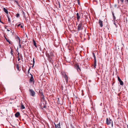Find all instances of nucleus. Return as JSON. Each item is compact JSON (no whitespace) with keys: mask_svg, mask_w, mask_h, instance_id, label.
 <instances>
[{"mask_svg":"<svg viewBox=\"0 0 128 128\" xmlns=\"http://www.w3.org/2000/svg\"><path fill=\"white\" fill-rule=\"evenodd\" d=\"M112 123V120L110 118H107L106 119V124L107 125H109L111 124Z\"/></svg>","mask_w":128,"mask_h":128,"instance_id":"1","label":"nucleus"},{"mask_svg":"<svg viewBox=\"0 0 128 128\" xmlns=\"http://www.w3.org/2000/svg\"><path fill=\"white\" fill-rule=\"evenodd\" d=\"M82 25V22H80V23L79 24L78 26V31L82 30L83 29Z\"/></svg>","mask_w":128,"mask_h":128,"instance_id":"2","label":"nucleus"},{"mask_svg":"<svg viewBox=\"0 0 128 128\" xmlns=\"http://www.w3.org/2000/svg\"><path fill=\"white\" fill-rule=\"evenodd\" d=\"M93 56L94 58V68H96V56L94 53H93Z\"/></svg>","mask_w":128,"mask_h":128,"instance_id":"3","label":"nucleus"},{"mask_svg":"<svg viewBox=\"0 0 128 128\" xmlns=\"http://www.w3.org/2000/svg\"><path fill=\"white\" fill-rule=\"evenodd\" d=\"M29 90L30 92V95L32 96H34L35 94V92L32 89H29Z\"/></svg>","mask_w":128,"mask_h":128,"instance_id":"4","label":"nucleus"},{"mask_svg":"<svg viewBox=\"0 0 128 128\" xmlns=\"http://www.w3.org/2000/svg\"><path fill=\"white\" fill-rule=\"evenodd\" d=\"M30 74L31 75V77L30 80V82H33V83L34 84V78H33V76L31 74Z\"/></svg>","mask_w":128,"mask_h":128,"instance_id":"5","label":"nucleus"},{"mask_svg":"<svg viewBox=\"0 0 128 128\" xmlns=\"http://www.w3.org/2000/svg\"><path fill=\"white\" fill-rule=\"evenodd\" d=\"M118 81L120 82V85L122 86L124 84L123 82L121 80L119 76H118Z\"/></svg>","mask_w":128,"mask_h":128,"instance_id":"6","label":"nucleus"},{"mask_svg":"<svg viewBox=\"0 0 128 128\" xmlns=\"http://www.w3.org/2000/svg\"><path fill=\"white\" fill-rule=\"evenodd\" d=\"M63 76L64 77L65 79V80H66V83H67L68 82V77L66 74H65Z\"/></svg>","mask_w":128,"mask_h":128,"instance_id":"7","label":"nucleus"},{"mask_svg":"<svg viewBox=\"0 0 128 128\" xmlns=\"http://www.w3.org/2000/svg\"><path fill=\"white\" fill-rule=\"evenodd\" d=\"M103 22L100 20H99L98 21V23L101 27L103 26Z\"/></svg>","mask_w":128,"mask_h":128,"instance_id":"8","label":"nucleus"},{"mask_svg":"<svg viewBox=\"0 0 128 128\" xmlns=\"http://www.w3.org/2000/svg\"><path fill=\"white\" fill-rule=\"evenodd\" d=\"M80 14H79L78 13H77L76 14V15L77 16V18L78 21H79V19L80 18Z\"/></svg>","mask_w":128,"mask_h":128,"instance_id":"9","label":"nucleus"},{"mask_svg":"<svg viewBox=\"0 0 128 128\" xmlns=\"http://www.w3.org/2000/svg\"><path fill=\"white\" fill-rule=\"evenodd\" d=\"M54 124L55 125V128H61L60 123L57 125H56L55 124Z\"/></svg>","mask_w":128,"mask_h":128,"instance_id":"10","label":"nucleus"},{"mask_svg":"<svg viewBox=\"0 0 128 128\" xmlns=\"http://www.w3.org/2000/svg\"><path fill=\"white\" fill-rule=\"evenodd\" d=\"M20 114L19 112H16L15 114V116L16 117H18L20 115Z\"/></svg>","mask_w":128,"mask_h":128,"instance_id":"11","label":"nucleus"},{"mask_svg":"<svg viewBox=\"0 0 128 128\" xmlns=\"http://www.w3.org/2000/svg\"><path fill=\"white\" fill-rule=\"evenodd\" d=\"M75 66L77 70L78 71H79L80 70V69L79 67V66L78 65H76Z\"/></svg>","mask_w":128,"mask_h":128,"instance_id":"12","label":"nucleus"},{"mask_svg":"<svg viewBox=\"0 0 128 128\" xmlns=\"http://www.w3.org/2000/svg\"><path fill=\"white\" fill-rule=\"evenodd\" d=\"M3 10L6 14H8V11L6 8H3Z\"/></svg>","mask_w":128,"mask_h":128,"instance_id":"13","label":"nucleus"},{"mask_svg":"<svg viewBox=\"0 0 128 128\" xmlns=\"http://www.w3.org/2000/svg\"><path fill=\"white\" fill-rule=\"evenodd\" d=\"M53 56V54H52V52L51 53L50 52V55H49V58H52V57Z\"/></svg>","mask_w":128,"mask_h":128,"instance_id":"14","label":"nucleus"},{"mask_svg":"<svg viewBox=\"0 0 128 128\" xmlns=\"http://www.w3.org/2000/svg\"><path fill=\"white\" fill-rule=\"evenodd\" d=\"M33 42L34 45L36 48H37V47L36 46V42L34 40H33Z\"/></svg>","mask_w":128,"mask_h":128,"instance_id":"15","label":"nucleus"},{"mask_svg":"<svg viewBox=\"0 0 128 128\" xmlns=\"http://www.w3.org/2000/svg\"><path fill=\"white\" fill-rule=\"evenodd\" d=\"M25 108V107L22 104V106L21 107V108L22 109H24Z\"/></svg>","mask_w":128,"mask_h":128,"instance_id":"16","label":"nucleus"},{"mask_svg":"<svg viewBox=\"0 0 128 128\" xmlns=\"http://www.w3.org/2000/svg\"><path fill=\"white\" fill-rule=\"evenodd\" d=\"M16 68H17L18 70L20 71V70L19 69V65L18 64H17L16 65Z\"/></svg>","mask_w":128,"mask_h":128,"instance_id":"17","label":"nucleus"},{"mask_svg":"<svg viewBox=\"0 0 128 128\" xmlns=\"http://www.w3.org/2000/svg\"><path fill=\"white\" fill-rule=\"evenodd\" d=\"M25 20L26 21H28L30 19V18L28 17H27L25 19Z\"/></svg>","mask_w":128,"mask_h":128,"instance_id":"18","label":"nucleus"},{"mask_svg":"<svg viewBox=\"0 0 128 128\" xmlns=\"http://www.w3.org/2000/svg\"><path fill=\"white\" fill-rule=\"evenodd\" d=\"M8 22L9 23H10L11 22V21H10V18L8 16Z\"/></svg>","mask_w":128,"mask_h":128,"instance_id":"19","label":"nucleus"},{"mask_svg":"<svg viewBox=\"0 0 128 128\" xmlns=\"http://www.w3.org/2000/svg\"><path fill=\"white\" fill-rule=\"evenodd\" d=\"M112 14L113 16V19L114 20H115L116 19V18L115 16H114V14L113 12L112 13Z\"/></svg>","mask_w":128,"mask_h":128,"instance_id":"20","label":"nucleus"},{"mask_svg":"<svg viewBox=\"0 0 128 128\" xmlns=\"http://www.w3.org/2000/svg\"><path fill=\"white\" fill-rule=\"evenodd\" d=\"M18 40H19V42H20V39L18 37L16 38Z\"/></svg>","mask_w":128,"mask_h":128,"instance_id":"21","label":"nucleus"},{"mask_svg":"<svg viewBox=\"0 0 128 128\" xmlns=\"http://www.w3.org/2000/svg\"><path fill=\"white\" fill-rule=\"evenodd\" d=\"M16 16L17 18H18L20 16V14L19 13H17L16 14Z\"/></svg>","mask_w":128,"mask_h":128,"instance_id":"22","label":"nucleus"},{"mask_svg":"<svg viewBox=\"0 0 128 128\" xmlns=\"http://www.w3.org/2000/svg\"><path fill=\"white\" fill-rule=\"evenodd\" d=\"M5 39H6V41L8 42H9V43L10 44V42L9 41V40H8L7 39V38L5 37Z\"/></svg>","mask_w":128,"mask_h":128,"instance_id":"23","label":"nucleus"},{"mask_svg":"<svg viewBox=\"0 0 128 128\" xmlns=\"http://www.w3.org/2000/svg\"><path fill=\"white\" fill-rule=\"evenodd\" d=\"M40 93L42 96V95H44L43 93L42 92H40Z\"/></svg>","mask_w":128,"mask_h":128,"instance_id":"24","label":"nucleus"},{"mask_svg":"<svg viewBox=\"0 0 128 128\" xmlns=\"http://www.w3.org/2000/svg\"><path fill=\"white\" fill-rule=\"evenodd\" d=\"M22 14H23V15L24 16H25V14L24 12L23 11H22Z\"/></svg>","mask_w":128,"mask_h":128,"instance_id":"25","label":"nucleus"},{"mask_svg":"<svg viewBox=\"0 0 128 128\" xmlns=\"http://www.w3.org/2000/svg\"><path fill=\"white\" fill-rule=\"evenodd\" d=\"M15 2H16V3L19 6H20V5L18 4V2L17 1H15Z\"/></svg>","mask_w":128,"mask_h":128,"instance_id":"26","label":"nucleus"},{"mask_svg":"<svg viewBox=\"0 0 128 128\" xmlns=\"http://www.w3.org/2000/svg\"><path fill=\"white\" fill-rule=\"evenodd\" d=\"M44 95H42V98L43 99V100L44 99Z\"/></svg>","mask_w":128,"mask_h":128,"instance_id":"27","label":"nucleus"},{"mask_svg":"<svg viewBox=\"0 0 128 128\" xmlns=\"http://www.w3.org/2000/svg\"><path fill=\"white\" fill-rule=\"evenodd\" d=\"M125 2H126V4H128V0H125Z\"/></svg>","mask_w":128,"mask_h":128,"instance_id":"28","label":"nucleus"},{"mask_svg":"<svg viewBox=\"0 0 128 128\" xmlns=\"http://www.w3.org/2000/svg\"><path fill=\"white\" fill-rule=\"evenodd\" d=\"M13 51L12 50H11V51L10 53H11L12 55L13 54V53H12Z\"/></svg>","mask_w":128,"mask_h":128,"instance_id":"29","label":"nucleus"},{"mask_svg":"<svg viewBox=\"0 0 128 128\" xmlns=\"http://www.w3.org/2000/svg\"><path fill=\"white\" fill-rule=\"evenodd\" d=\"M42 107H43V108H46V105H44V106H42Z\"/></svg>","mask_w":128,"mask_h":128,"instance_id":"30","label":"nucleus"},{"mask_svg":"<svg viewBox=\"0 0 128 128\" xmlns=\"http://www.w3.org/2000/svg\"><path fill=\"white\" fill-rule=\"evenodd\" d=\"M19 48H20L21 47V45L20 44V42H19Z\"/></svg>","mask_w":128,"mask_h":128,"instance_id":"31","label":"nucleus"},{"mask_svg":"<svg viewBox=\"0 0 128 128\" xmlns=\"http://www.w3.org/2000/svg\"><path fill=\"white\" fill-rule=\"evenodd\" d=\"M18 61H19L20 60V58L19 57V56H18Z\"/></svg>","mask_w":128,"mask_h":128,"instance_id":"32","label":"nucleus"},{"mask_svg":"<svg viewBox=\"0 0 128 128\" xmlns=\"http://www.w3.org/2000/svg\"><path fill=\"white\" fill-rule=\"evenodd\" d=\"M120 1H121V2L122 3H123L124 2V0H120Z\"/></svg>","mask_w":128,"mask_h":128,"instance_id":"33","label":"nucleus"},{"mask_svg":"<svg viewBox=\"0 0 128 128\" xmlns=\"http://www.w3.org/2000/svg\"><path fill=\"white\" fill-rule=\"evenodd\" d=\"M30 68H29V69L28 70V73H29V71H30Z\"/></svg>","mask_w":128,"mask_h":128,"instance_id":"34","label":"nucleus"},{"mask_svg":"<svg viewBox=\"0 0 128 128\" xmlns=\"http://www.w3.org/2000/svg\"><path fill=\"white\" fill-rule=\"evenodd\" d=\"M20 25V24H18V25L17 26H18V27H19V26Z\"/></svg>","mask_w":128,"mask_h":128,"instance_id":"35","label":"nucleus"},{"mask_svg":"<svg viewBox=\"0 0 128 128\" xmlns=\"http://www.w3.org/2000/svg\"><path fill=\"white\" fill-rule=\"evenodd\" d=\"M24 16V18L25 19L27 17H26V15H25V16Z\"/></svg>","mask_w":128,"mask_h":128,"instance_id":"36","label":"nucleus"},{"mask_svg":"<svg viewBox=\"0 0 128 128\" xmlns=\"http://www.w3.org/2000/svg\"><path fill=\"white\" fill-rule=\"evenodd\" d=\"M33 62L34 63V58L33 60Z\"/></svg>","mask_w":128,"mask_h":128,"instance_id":"37","label":"nucleus"},{"mask_svg":"<svg viewBox=\"0 0 128 128\" xmlns=\"http://www.w3.org/2000/svg\"><path fill=\"white\" fill-rule=\"evenodd\" d=\"M18 56H19V52H18Z\"/></svg>","mask_w":128,"mask_h":128,"instance_id":"38","label":"nucleus"},{"mask_svg":"<svg viewBox=\"0 0 128 128\" xmlns=\"http://www.w3.org/2000/svg\"><path fill=\"white\" fill-rule=\"evenodd\" d=\"M20 27L21 28H23V26H20Z\"/></svg>","mask_w":128,"mask_h":128,"instance_id":"39","label":"nucleus"},{"mask_svg":"<svg viewBox=\"0 0 128 128\" xmlns=\"http://www.w3.org/2000/svg\"><path fill=\"white\" fill-rule=\"evenodd\" d=\"M20 55H21V57H20L21 58L22 57V54H21Z\"/></svg>","mask_w":128,"mask_h":128,"instance_id":"40","label":"nucleus"},{"mask_svg":"<svg viewBox=\"0 0 128 128\" xmlns=\"http://www.w3.org/2000/svg\"><path fill=\"white\" fill-rule=\"evenodd\" d=\"M127 128H128V125H127Z\"/></svg>","mask_w":128,"mask_h":128,"instance_id":"41","label":"nucleus"},{"mask_svg":"<svg viewBox=\"0 0 128 128\" xmlns=\"http://www.w3.org/2000/svg\"><path fill=\"white\" fill-rule=\"evenodd\" d=\"M7 30L8 31H10V30Z\"/></svg>","mask_w":128,"mask_h":128,"instance_id":"42","label":"nucleus"},{"mask_svg":"<svg viewBox=\"0 0 128 128\" xmlns=\"http://www.w3.org/2000/svg\"><path fill=\"white\" fill-rule=\"evenodd\" d=\"M36 30H37V28H36Z\"/></svg>","mask_w":128,"mask_h":128,"instance_id":"43","label":"nucleus"},{"mask_svg":"<svg viewBox=\"0 0 128 128\" xmlns=\"http://www.w3.org/2000/svg\"><path fill=\"white\" fill-rule=\"evenodd\" d=\"M45 103H46V102L45 101Z\"/></svg>","mask_w":128,"mask_h":128,"instance_id":"44","label":"nucleus"},{"mask_svg":"<svg viewBox=\"0 0 128 128\" xmlns=\"http://www.w3.org/2000/svg\"><path fill=\"white\" fill-rule=\"evenodd\" d=\"M59 98H58V100H59Z\"/></svg>","mask_w":128,"mask_h":128,"instance_id":"45","label":"nucleus"}]
</instances>
